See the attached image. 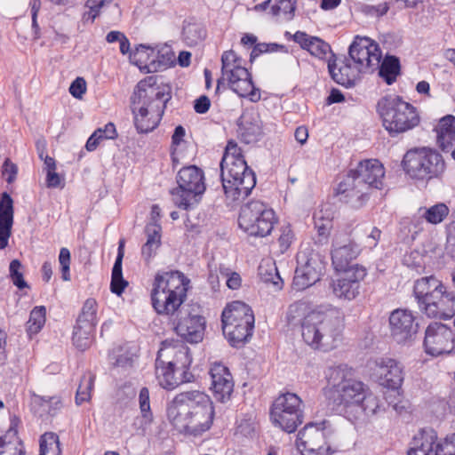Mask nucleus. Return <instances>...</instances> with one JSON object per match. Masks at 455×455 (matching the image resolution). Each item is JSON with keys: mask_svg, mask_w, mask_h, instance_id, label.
I'll return each mask as SVG.
<instances>
[{"mask_svg": "<svg viewBox=\"0 0 455 455\" xmlns=\"http://www.w3.org/2000/svg\"><path fill=\"white\" fill-rule=\"evenodd\" d=\"M301 404V399L294 393L279 395L270 410L273 423L287 433L295 432L303 422Z\"/></svg>", "mask_w": 455, "mask_h": 455, "instance_id": "15", "label": "nucleus"}, {"mask_svg": "<svg viewBox=\"0 0 455 455\" xmlns=\"http://www.w3.org/2000/svg\"><path fill=\"white\" fill-rule=\"evenodd\" d=\"M209 373L213 396L217 401L226 403L230 399L234 390V380L228 368L216 362L212 364Z\"/></svg>", "mask_w": 455, "mask_h": 455, "instance_id": "23", "label": "nucleus"}, {"mask_svg": "<svg viewBox=\"0 0 455 455\" xmlns=\"http://www.w3.org/2000/svg\"><path fill=\"white\" fill-rule=\"evenodd\" d=\"M239 132L246 143L256 141L262 134V122L257 112L243 113L240 117Z\"/></svg>", "mask_w": 455, "mask_h": 455, "instance_id": "31", "label": "nucleus"}, {"mask_svg": "<svg viewBox=\"0 0 455 455\" xmlns=\"http://www.w3.org/2000/svg\"><path fill=\"white\" fill-rule=\"evenodd\" d=\"M293 40L302 49L307 50L312 56L320 60L327 59L328 55H330L329 59L333 60L335 58L330 44L317 36H310L306 32L297 31L293 35Z\"/></svg>", "mask_w": 455, "mask_h": 455, "instance_id": "29", "label": "nucleus"}, {"mask_svg": "<svg viewBox=\"0 0 455 455\" xmlns=\"http://www.w3.org/2000/svg\"><path fill=\"white\" fill-rule=\"evenodd\" d=\"M295 140L301 145L305 144L308 138V132L305 126H299L294 132Z\"/></svg>", "mask_w": 455, "mask_h": 455, "instance_id": "64", "label": "nucleus"}, {"mask_svg": "<svg viewBox=\"0 0 455 455\" xmlns=\"http://www.w3.org/2000/svg\"><path fill=\"white\" fill-rule=\"evenodd\" d=\"M377 112L383 126L391 135L405 132L419 124L414 106L396 95H387L377 103Z\"/></svg>", "mask_w": 455, "mask_h": 455, "instance_id": "8", "label": "nucleus"}, {"mask_svg": "<svg viewBox=\"0 0 455 455\" xmlns=\"http://www.w3.org/2000/svg\"><path fill=\"white\" fill-rule=\"evenodd\" d=\"M323 395L332 411L354 422L380 411L379 399L362 381L352 378L346 364L329 366L324 371Z\"/></svg>", "mask_w": 455, "mask_h": 455, "instance_id": "1", "label": "nucleus"}, {"mask_svg": "<svg viewBox=\"0 0 455 455\" xmlns=\"http://www.w3.org/2000/svg\"><path fill=\"white\" fill-rule=\"evenodd\" d=\"M390 335L398 344L411 342L418 331L413 313L408 309H395L389 316Z\"/></svg>", "mask_w": 455, "mask_h": 455, "instance_id": "20", "label": "nucleus"}, {"mask_svg": "<svg viewBox=\"0 0 455 455\" xmlns=\"http://www.w3.org/2000/svg\"><path fill=\"white\" fill-rule=\"evenodd\" d=\"M179 188L172 191L175 205L188 210L195 203L196 196L205 191L204 172L196 165L181 168L177 175Z\"/></svg>", "mask_w": 455, "mask_h": 455, "instance_id": "14", "label": "nucleus"}, {"mask_svg": "<svg viewBox=\"0 0 455 455\" xmlns=\"http://www.w3.org/2000/svg\"><path fill=\"white\" fill-rule=\"evenodd\" d=\"M350 60L363 73H371L377 69L381 60L379 44L366 36H356L349 47Z\"/></svg>", "mask_w": 455, "mask_h": 455, "instance_id": "16", "label": "nucleus"}, {"mask_svg": "<svg viewBox=\"0 0 455 455\" xmlns=\"http://www.w3.org/2000/svg\"><path fill=\"white\" fill-rule=\"evenodd\" d=\"M221 74L222 78L228 81L229 88L238 96L248 97L253 102L260 99V93L255 88L251 74L243 66V60L232 50L222 53Z\"/></svg>", "mask_w": 455, "mask_h": 455, "instance_id": "12", "label": "nucleus"}, {"mask_svg": "<svg viewBox=\"0 0 455 455\" xmlns=\"http://www.w3.org/2000/svg\"><path fill=\"white\" fill-rule=\"evenodd\" d=\"M86 92V82L83 77H77L69 87L70 94L76 99H82Z\"/></svg>", "mask_w": 455, "mask_h": 455, "instance_id": "56", "label": "nucleus"}, {"mask_svg": "<svg viewBox=\"0 0 455 455\" xmlns=\"http://www.w3.org/2000/svg\"><path fill=\"white\" fill-rule=\"evenodd\" d=\"M176 333L189 343L203 340L205 331V319L194 308L183 309L181 315L172 319Z\"/></svg>", "mask_w": 455, "mask_h": 455, "instance_id": "18", "label": "nucleus"}, {"mask_svg": "<svg viewBox=\"0 0 455 455\" xmlns=\"http://www.w3.org/2000/svg\"><path fill=\"white\" fill-rule=\"evenodd\" d=\"M183 40L188 46L200 44L206 36V31L202 24L188 22L183 27Z\"/></svg>", "mask_w": 455, "mask_h": 455, "instance_id": "42", "label": "nucleus"}, {"mask_svg": "<svg viewBox=\"0 0 455 455\" xmlns=\"http://www.w3.org/2000/svg\"><path fill=\"white\" fill-rule=\"evenodd\" d=\"M294 235L290 226L283 227L281 229V235L278 238V243L281 248V251H285L291 245L293 240Z\"/></svg>", "mask_w": 455, "mask_h": 455, "instance_id": "55", "label": "nucleus"}, {"mask_svg": "<svg viewBox=\"0 0 455 455\" xmlns=\"http://www.w3.org/2000/svg\"><path fill=\"white\" fill-rule=\"evenodd\" d=\"M16 430L10 429L6 435L0 436V455H25L21 448L17 447V442L12 439H17Z\"/></svg>", "mask_w": 455, "mask_h": 455, "instance_id": "47", "label": "nucleus"}, {"mask_svg": "<svg viewBox=\"0 0 455 455\" xmlns=\"http://www.w3.org/2000/svg\"><path fill=\"white\" fill-rule=\"evenodd\" d=\"M440 439L433 428H423L414 436L408 455H437Z\"/></svg>", "mask_w": 455, "mask_h": 455, "instance_id": "28", "label": "nucleus"}, {"mask_svg": "<svg viewBox=\"0 0 455 455\" xmlns=\"http://www.w3.org/2000/svg\"><path fill=\"white\" fill-rule=\"evenodd\" d=\"M241 276L236 272L231 273L227 279V285L232 290H236L241 286Z\"/></svg>", "mask_w": 455, "mask_h": 455, "instance_id": "63", "label": "nucleus"}, {"mask_svg": "<svg viewBox=\"0 0 455 455\" xmlns=\"http://www.w3.org/2000/svg\"><path fill=\"white\" fill-rule=\"evenodd\" d=\"M163 352H159L156 360V376L159 385L165 389H174L180 385L179 378L176 377L178 370L162 359Z\"/></svg>", "mask_w": 455, "mask_h": 455, "instance_id": "34", "label": "nucleus"}, {"mask_svg": "<svg viewBox=\"0 0 455 455\" xmlns=\"http://www.w3.org/2000/svg\"><path fill=\"white\" fill-rule=\"evenodd\" d=\"M223 334L233 347H239L252 335L254 315L251 308L242 301L228 304L221 315Z\"/></svg>", "mask_w": 455, "mask_h": 455, "instance_id": "10", "label": "nucleus"}, {"mask_svg": "<svg viewBox=\"0 0 455 455\" xmlns=\"http://www.w3.org/2000/svg\"><path fill=\"white\" fill-rule=\"evenodd\" d=\"M413 293L420 310L428 317L451 319L455 315V291L434 275L415 281Z\"/></svg>", "mask_w": 455, "mask_h": 455, "instance_id": "7", "label": "nucleus"}, {"mask_svg": "<svg viewBox=\"0 0 455 455\" xmlns=\"http://www.w3.org/2000/svg\"><path fill=\"white\" fill-rule=\"evenodd\" d=\"M139 403L144 423L150 424L153 420V413L150 409L149 391L147 387L140 389Z\"/></svg>", "mask_w": 455, "mask_h": 455, "instance_id": "49", "label": "nucleus"}, {"mask_svg": "<svg viewBox=\"0 0 455 455\" xmlns=\"http://www.w3.org/2000/svg\"><path fill=\"white\" fill-rule=\"evenodd\" d=\"M18 167L9 158H6L2 167V175L9 183H12L16 180Z\"/></svg>", "mask_w": 455, "mask_h": 455, "instance_id": "54", "label": "nucleus"}, {"mask_svg": "<svg viewBox=\"0 0 455 455\" xmlns=\"http://www.w3.org/2000/svg\"><path fill=\"white\" fill-rule=\"evenodd\" d=\"M436 448L437 455H455V433L440 439Z\"/></svg>", "mask_w": 455, "mask_h": 455, "instance_id": "51", "label": "nucleus"}, {"mask_svg": "<svg viewBox=\"0 0 455 455\" xmlns=\"http://www.w3.org/2000/svg\"><path fill=\"white\" fill-rule=\"evenodd\" d=\"M332 282V291L336 297L347 300L355 299L361 289V282L367 275L366 268L363 266L354 265Z\"/></svg>", "mask_w": 455, "mask_h": 455, "instance_id": "19", "label": "nucleus"}, {"mask_svg": "<svg viewBox=\"0 0 455 455\" xmlns=\"http://www.w3.org/2000/svg\"><path fill=\"white\" fill-rule=\"evenodd\" d=\"M189 280L180 271L158 272L155 275L151 291L152 307L158 315L177 318L183 309L182 306L188 290Z\"/></svg>", "mask_w": 455, "mask_h": 455, "instance_id": "6", "label": "nucleus"}, {"mask_svg": "<svg viewBox=\"0 0 455 455\" xmlns=\"http://www.w3.org/2000/svg\"><path fill=\"white\" fill-rule=\"evenodd\" d=\"M70 251L68 248H61L59 255V262L61 267L62 279L64 281L70 280L69 267H70Z\"/></svg>", "mask_w": 455, "mask_h": 455, "instance_id": "53", "label": "nucleus"}, {"mask_svg": "<svg viewBox=\"0 0 455 455\" xmlns=\"http://www.w3.org/2000/svg\"><path fill=\"white\" fill-rule=\"evenodd\" d=\"M157 61L159 68H166L174 62V54L171 51L166 52L165 54H158Z\"/></svg>", "mask_w": 455, "mask_h": 455, "instance_id": "61", "label": "nucleus"}, {"mask_svg": "<svg viewBox=\"0 0 455 455\" xmlns=\"http://www.w3.org/2000/svg\"><path fill=\"white\" fill-rule=\"evenodd\" d=\"M381 231L378 228H373L366 239V244L370 249L377 246L380 238Z\"/></svg>", "mask_w": 455, "mask_h": 455, "instance_id": "62", "label": "nucleus"}, {"mask_svg": "<svg viewBox=\"0 0 455 455\" xmlns=\"http://www.w3.org/2000/svg\"><path fill=\"white\" fill-rule=\"evenodd\" d=\"M94 380L95 376L90 371L85 372L82 376L76 394V403L77 405L91 400V394L94 386Z\"/></svg>", "mask_w": 455, "mask_h": 455, "instance_id": "43", "label": "nucleus"}, {"mask_svg": "<svg viewBox=\"0 0 455 455\" xmlns=\"http://www.w3.org/2000/svg\"><path fill=\"white\" fill-rule=\"evenodd\" d=\"M160 246L155 245L152 243H145L141 248V256L145 261L149 262L150 259L156 256L157 250Z\"/></svg>", "mask_w": 455, "mask_h": 455, "instance_id": "59", "label": "nucleus"}, {"mask_svg": "<svg viewBox=\"0 0 455 455\" xmlns=\"http://www.w3.org/2000/svg\"><path fill=\"white\" fill-rule=\"evenodd\" d=\"M94 331L95 328L88 327L85 329L84 325L76 324L72 336L74 346L81 351L90 347L93 341Z\"/></svg>", "mask_w": 455, "mask_h": 455, "instance_id": "41", "label": "nucleus"}, {"mask_svg": "<svg viewBox=\"0 0 455 455\" xmlns=\"http://www.w3.org/2000/svg\"><path fill=\"white\" fill-rule=\"evenodd\" d=\"M124 240L121 239L118 243L117 256L112 269L110 283L111 291L116 295H121L124 292L125 287L128 285V282L125 281L123 277L122 271V262L124 255Z\"/></svg>", "mask_w": 455, "mask_h": 455, "instance_id": "35", "label": "nucleus"}, {"mask_svg": "<svg viewBox=\"0 0 455 455\" xmlns=\"http://www.w3.org/2000/svg\"><path fill=\"white\" fill-rule=\"evenodd\" d=\"M215 416L213 402L200 390L177 394L167 405V418L173 427L186 435L200 436L212 426Z\"/></svg>", "mask_w": 455, "mask_h": 455, "instance_id": "2", "label": "nucleus"}, {"mask_svg": "<svg viewBox=\"0 0 455 455\" xmlns=\"http://www.w3.org/2000/svg\"><path fill=\"white\" fill-rule=\"evenodd\" d=\"M296 0H267L256 9H266L269 5V13L273 18L280 21L291 20L295 14Z\"/></svg>", "mask_w": 455, "mask_h": 455, "instance_id": "32", "label": "nucleus"}, {"mask_svg": "<svg viewBox=\"0 0 455 455\" xmlns=\"http://www.w3.org/2000/svg\"><path fill=\"white\" fill-rule=\"evenodd\" d=\"M46 309L44 306L36 307L30 312L29 319L27 323V331L28 334H36L45 323Z\"/></svg>", "mask_w": 455, "mask_h": 455, "instance_id": "46", "label": "nucleus"}, {"mask_svg": "<svg viewBox=\"0 0 455 455\" xmlns=\"http://www.w3.org/2000/svg\"><path fill=\"white\" fill-rule=\"evenodd\" d=\"M40 455H61L59 436L52 433H45L40 439Z\"/></svg>", "mask_w": 455, "mask_h": 455, "instance_id": "45", "label": "nucleus"}, {"mask_svg": "<svg viewBox=\"0 0 455 455\" xmlns=\"http://www.w3.org/2000/svg\"><path fill=\"white\" fill-rule=\"evenodd\" d=\"M220 177L228 204L244 200L256 185L253 171L233 141H228L220 162Z\"/></svg>", "mask_w": 455, "mask_h": 455, "instance_id": "5", "label": "nucleus"}, {"mask_svg": "<svg viewBox=\"0 0 455 455\" xmlns=\"http://www.w3.org/2000/svg\"><path fill=\"white\" fill-rule=\"evenodd\" d=\"M402 165L411 179L424 181L441 179L446 170L443 156L427 147L408 150L403 156Z\"/></svg>", "mask_w": 455, "mask_h": 455, "instance_id": "9", "label": "nucleus"}, {"mask_svg": "<svg viewBox=\"0 0 455 455\" xmlns=\"http://www.w3.org/2000/svg\"><path fill=\"white\" fill-rule=\"evenodd\" d=\"M160 352L173 355V359L167 363L176 370L189 369L192 363V357L188 347L180 346L178 348L171 347L161 350Z\"/></svg>", "mask_w": 455, "mask_h": 455, "instance_id": "39", "label": "nucleus"}, {"mask_svg": "<svg viewBox=\"0 0 455 455\" xmlns=\"http://www.w3.org/2000/svg\"><path fill=\"white\" fill-rule=\"evenodd\" d=\"M116 137V125L113 123H108L103 128H98L94 131L89 137L85 148L88 151H94L103 140H114Z\"/></svg>", "mask_w": 455, "mask_h": 455, "instance_id": "37", "label": "nucleus"}, {"mask_svg": "<svg viewBox=\"0 0 455 455\" xmlns=\"http://www.w3.org/2000/svg\"><path fill=\"white\" fill-rule=\"evenodd\" d=\"M311 310L306 301L299 300L292 303L287 312V319L291 324H297L305 322V318Z\"/></svg>", "mask_w": 455, "mask_h": 455, "instance_id": "44", "label": "nucleus"}, {"mask_svg": "<svg viewBox=\"0 0 455 455\" xmlns=\"http://www.w3.org/2000/svg\"><path fill=\"white\" fill-rule=\"evenodd\" d=\"M359 182L368 185V189H381L385 178V169L383 164L377 159H368L359 163L357 167L350 170Z\"/></svg>", "mask_w": 455, "mask_h": 455, "instance_id": "24", "label": "nucleus"}, {"mask_svg": "<svg viewBox=\"0 0 455 455\" xmlns=\"http://www.w3.org/2000/svg\"><path fill=\"white\" fill-rule=\"evenodd\" d=\"M170 100L169 88L158 85L156 77L148 76L138 83L131 97L138 132L148 133L158 126Z\"/></svg>", "mask_w": 455, "mask_h": 455, "instance_id": "4", "label": "nucleus"}, {"mask_svg": "<svg viewBox=\"0 0 455 455\" xmlns=\"http://www.w3.org/2000/svg\"><path fill=\"white\" fill-rule=\"evenodd\" d=\"M185 134H186V132H185V129L183 128V126L179 125L175 128L174 132L172 137V155L173 159H175L178 156V152H177L178 148H177L180 146V144L183 140Z\"/></svg>", "mask_w": 455, "mask_h": 455, "instance_id": "57", "label": "nucleus"}, {"mask_svg": "<svg viewBox=\"0 0 455 455\" xmlns=\"http://www.w3.org/2000/svg\"><path fill=\"white\" fill-rule=\"evenodd\" d=\"M9 276L12 283L19 289L29 288L24 279L23 266L19 259H12L9 265Z\"/></svg>", "mask_w": 455, "mask_h": 455, "instance_id": "48", "label": "nucleus"}, {"mask_svg": "<svg viewBox=\"0 0 455 455\" xmlns=\"http://www.w3.org/2000/svg\"><path fill=\"white\" fill-rule=\"evenodd\" d=\"M419 212L420 213V218L424 219L427 223L436 225L444 220L450 210L445 204L438 203L428 208H420Z\"/></svg>", "mask_w": 455, "mask_h": 455, "instance_id": "40", "label": "nucleus"}, {"mask_svg": "<svg viewBox=\"0 0 455 455\" xmlns=\"http://www.w3.org/2000/svg\"><path fill=\"white\" fill-rule=\"evenodd\" d=\"M315 227L317 230L316 236L315 237V243L320 245L326 244L328 243V238L330 235V231L332 227L331 221L316 220L315 222Z\"/></svg>", "mask_w": 455, "mask_h": 455, "instance_id": "50", "label": "nucleus"}, {"mask_svg": "<svg viewBox=\"0 0 455 455\" xmlns=\"http://www.w3.org/2000/svg\"><path fill=\"white\" fill-rule=\"evenodd\" d=\"M454 341L455 333L446 324L435 322L426 329L424 347L426 352L433 356L450 354L454 348Z\"/></svg>", "mask_w": 455, "mask_h": 455, "instance_id": "17", "label": "nucleus"}, {"mask_svg": "<svg viewBox=\"0 0 455 455\" xmlns=\"http://www.w3.org/2000/svg\"><path fill=\"white\" fill-rule=\"evenodd\" d=\"M12 199L7 193H3L0 201V250L8 245L13 223Z\"/></svg>", "mask_w": 455, "mask_h": 455, "instance_id": "30", "label": "nucleus"}, {"mask_svg": "<svg viewBox=\"0 0 455 455\" xmlns=\"http://www.w3.org/2000/svg\"><path fill=\"white\" fill-rule=\"evenodd\" d=\"M360 253L359 246L348 236L336 235L332 242L331 261L336 271H345Z\"/></svg>", "mask_w": 455, "mask_h": 455, "instance_id": "22", "label": "nucleus"}, {"mask_svg": "<svg viewBox=\"0 0 455 455\" xmlns=\"http://www.w3.org/2000/svg\"><path fill=\"white\" fill-rule=\"evenodd\" d=\"M350 59L339 60L337 63L336 57L331 60L328 59V70L329 73L337 84L345 87H352L355 85V81L359 78L360 73H363L360 68Z\"/></svg>", "mask_w": 455, "mask_h": 455, "instance_id": "26", "label": "nucleus"}, {"mask_svg": "<svg viewBox=\"0 0 455 455\" xmlns=\"http://www.w3.org/2000/svg\"><path fill=\"white\" fill-rule=\"evenodd\" d=\"M436 142L443 151H448L455 141V116L451 115L441 118L435 128Z\"/></svg>", "mask_w": 455, "mask_h": 455, "instance_id": "33", "label": "nucleus"}, {"mask_svg": "<svg viewBox=\"0 0 455 455\" xmlns=\"http://www.w3.org/2000/svg\"><path fill=\"white\" fill-rule=\"evenodd\" d=\"M339 201L350 205L352 208H361L369 199L370 190L365 185L350 172L339 182L337 188Z\"/></svg>", "mask_w": 455, "mask_h": 455, "instance_id": "21", "label": "nucleus"}, {"mask_svg": "<svg viewBox=\"0 0 455 455\" xmlns=\"http://www.w3.org/2000/svg\"><path fill=\"white\" fill-rule=\"evenodd\" d=\"M161 231L162 228L158 223L149 222L145 228L147 235L146 243H152L155 245H161Z\"/></svg>", "mask_w": 455, "mask_h": 455, "instance_id": "52", "label": "nucleus"}, {"mask_svg": "<svg viewBox=\"0 0 455 455\" xmlns=\"http://www.w3.org/2000/svg\"><path fill=\"white\" fill-rule=\"evenodd\" d=\"M98 303L94 299H87L83 305L81 312L76 319V324L95 328L98 323L97 318Z\"/></svg>", "mask_w": 455, "mask_h": 455, "instance_id": "36", "label": "nucleus"}, {"mask_svg": "<svg viewBox=\"0 0 455 455\" xmlns=\"http://www.w3.org/2000/svg\"><path fill=\"white\" fill-rule=\"evenodd\" d=\"M275 222V212L260 201H251L240 210L238 225L249 235L267 236Z\"/></svg>", "mask_w": 455, "mask_h": 455, "instance_id": "13", "label": "nucleus"}, {"mask_svg": "<svg viewBox=\"0 0 455 455\" xmlns=\"http://www.w3.org/2000/svg\"><path fill=\"white\" fill-rule=\"evenodd\" d=\"M379 75L387 84H392L400 73V61L395 56H387L379 67Z\"/></svg>", "mask_w": 455, "mask_h": 455, "instance_id": "38", "label": "nucleus"}, {"mask_svg": "<svg viewBox=\"0 0 455 455\" xmlns=\"http://www.w3.org/2000/svg\"><path fill=\"white\" fill-rule=\"evenodd\" d=\"M323 267L322 261L311 256L297 267L292 285L298 291L305 290L320 280Z\"/></svg>", "mask_w": 455, "mask_h": 455, "instance_id": "25", "label": "nucleus"}, {"mask_svg": "<svg viewBox=\"0 0 455 455\" xmlns=\"http://www.w3.org/2000/svg\"><path fill=\"white\" fill-rule=\"evenodd\" d=\"M61 182V177L55 171L46 172V185L48 188H58Z\"/></svg>", "mask_w": 455, "mask_h": 455, "instance_id": "60", "label": "nucleus"}, {"mask_svg": "<svg viewBox=\"0 0 455 455\" xmlns=\"http://www.w3.org/2000/svg\"><path fill=\"white\" fill-rule=\"evenodd\" d=\"M210 106L211 101L209 98L205 95H202L195 100L194 109L198 114H204L209 110Z\"/></svg>", "mask_w": 455, "mask_h": 455, "instance_id": "58", "label": "nucleus"}, {"mask_svg": "<svg viewBox=\"0 0 455 455\" xmlns=\"http://www.w3.org/2000/svg\"><path fill=\"white\" fill-rule=\"evenodd\" d=\"M296 444L307 455H331L338 450L336 430L329 420L310 422L299 432Z\"/></svg>", "mask_w": 455, "mask_h": 455, "instance_id": "11", "label": "nucleus"}, {"mask_svg": "<svg viewBox=\"0 0 455 455\" xmlns=\"http://www.w3.org/2000/svg\"><path fill=\"white\" fill-rule=\"evenodd\" d=\"M344 314L331 304L311 309L301 323V335L307 345L324 352L336 348L342 341Z\"/></svg>", "mask_w": 455, "mask_h": 455, "instance_id": "3", "label": "nucleus"}, {"mask_svg": "<svg viewBox=\"0 0 455 455\" xmlns=\"http://www.w3.org/2000/svg\"><path fill=\"white\" fill-rule=\"evenodd\" d=\"M380 384L393 390H398L404 379L403 366L391 358H381L377 362Z\"/></svg>", "mask_w": 455, "mask_h": 455, "instance_id": "27", "label": "nucleus"}]
</instances>
